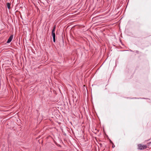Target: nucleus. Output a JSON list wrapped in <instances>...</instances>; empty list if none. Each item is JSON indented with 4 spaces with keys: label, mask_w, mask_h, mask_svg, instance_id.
<instances>
[{
    "label": "nucleus",
    "mask_w": 151,
    "mask_h": 151,
    "mask_svg": "<svg viewBox=\"0 0 151 151\" xmlns=\"http://www.w3.org/2000/svg\"><path fill=\"white\" fill-rule=\"evenodd\" d=\"M142 99H145V98H142Z\"/></svg>",
    "instance_id": "nucleus-7"
},
{
    "label": "nucleus",
    "mask_w": 151,
    "mask_h": 151,
    "mask_svg": "<svg viewBox=\"0 0 151 151\" xmlns=\"http://www.w3.org/2000/svg\"><path fill=\"white\" fill-rule=\"evenodd\" d=\"M56 28V26L54 25L53 26V29L52 30V35L53 37V41L54 42H55V31Z\"/></svg>",
    "instance_id": "nucleus-1"
},
{
    "label": "nucleus",
    "mask_w": 151,
    "mask_h": 151,
    "mask_svg": "<svg viewBox=\"0 0 151 151\" xmlns=\"http://www.w3.org/2000/svg\"><path fill=\"white\" fill-rule=\"evenodd\" d=\"M136 52L137 53H139V51H137V50L136 51Z\"/></svg>",
    "instance_id": "nucleus-6"
},
{
    "label": "nucleus",
    "mask_w": 151,
    "mask_h": 151,
    "mask_svg": "<svg viewBox=\"0 0 151 151\" xmlns=\"http://www.w3.org/2000/svg\"><path fill=\"white\" fill-rule=\"evenodd\" d=\"M151 143V142H150L147 144V145L149 146L150 145Z\"/></svg>",
    "instance_id": "nucleus-5"
},
{
    "label": "nucleus",
    "mask_w": 151,
    "mask_h": 151,
    "mask_svg": "<svg viewBox=\"0 0 151 151\" xmlns=\"http://www.w3.org/2000/svg\"><path fill=\"white\" fill-rule=\"evenodd\" d=\"M10 5L11 4L9 3H6V7L8 8L9 9H10Z\"/></svg>",
    "instance_id": "nucleus-4"
},
{
    "label": "nucleus",
    "mask_w": 151,
    "mask_h": 151,
    "mask_svg": "<svg viewBox=\"0 0 151 151\" xmlns=\"http://www.w3.org/2000/svg\"><path fill=\"white\" fill-rule=\"evenodd\" d=\"M13 37V35H11L9 37L7 41V43H10L12 40Z\"/></svg>",
    "instance_id": "nucleus-3"
},
{
    "label": "nucleus",
    "mask_w": 151,
    "mask_h": 151,
    "mask_svg": "<svg viewBox=\"0 0 151 151\" xmlns=\"http://www.w3.org/2000/svg\"><path fill=\"white\" fill-rule=\"evenodd\" d=\"M148 147L147 145H142V144H139L138 145V150H144Z\"/></svg>",
    "instance_id": "nucleus-2"
}]
</instances>
